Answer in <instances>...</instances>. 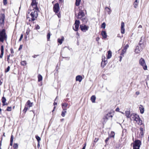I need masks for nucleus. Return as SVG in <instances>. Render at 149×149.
<instances>
[{"label": "nucleus", "mask_w": 149, "mask_h": 149, "mask_svg": "<svg viewBox=\"0 0 149 149\" xmlns=\"http://www.w3.org/2000/svg\"><path fill=\"white\" fill-rule=\"evenodd\" d=\"M125 24L124 22H122L121 24V32L122 34H124L125 32Z\"/></svg>", "instance_id": "nucleus-10"}, {"label": "nucleus", "mask_w": 149, "mask_h": 149, "mask_svg": "<svg viewBox=\"0 0 149 149\" xmlns=\"http://www.w3.org/2000/svg\"><path fill=\"white\" fill-rule=\"evenodd\" d=\"M107 9L108 10L107 11L108 13L109 14L110 13V9L108 7H106L105 8V9Z\"/></svg>", "instance_id": "nucleus-46"}, {"label": "nucleus", "mask_w": 149, "mask_h": 149, "mask_svg": "<svg viewBox=\"0 0 149 149\" xmlns=\"http://www.w3.org/2000/svg\"><path fill=\"white\" fill-rule=\"evenodd\" d=\"M82 77L80 75H78L76 77V81L81 82L82 81Z\"/></svg>", "instance_id": "nucleus-15"}, {"label": "nucleus", "mask_w": 149, "mask_h": 149, "mask_svg": "<svg viewBox=\"0 0 149 149\" xmlns=\"http://www.w3.org/2000/svg\"><path fill=\"white\" fill-rule=\"evenodd\" d=\"M37 3L36 0H32L30 7V9L31 10L30 12H28L29 14L31 17L32 21H34L38 16V8L37 6Z\"/></svg>", "instance_id": "nucleus-1"}, {"label": "nucleus", "mask_w": 149, "mask_h": 149, "mask_svg": "<svg viewBox=\"0 0 149 149\" xmlns=\"http://www.w3.org/2000/svg\"><path fill=\"white\" fill-rule=\"evenodd\" d=\"M100 38L99 37H97L96 38V40L97 41H98L100 40Z\"/></svg>", "instance_id": "nucleus-56"}, {"label": "nucleus", "mask_w": 149, "mask_h": 149, "mask_svg": "<svg viewBox=\"0 0 149 149\" xmlns=\"http://www.w3.org/2000/svg\"><path fill=\"white\" fill-rule=\"evenodd\" d=\"M84 146L83 147V148L82 149H85V148H86V143H84Z\"/></svg>", "instance_id": "nucleus-51"}, {"label": "nucleus", "mask_w": 149, "mask_h": 149, "mask_svg": "<svg viewBox=\"0 0 149 149\" xmlns=\"http://www.w3.org/2000/svg\"><path fill=\"white\" fill-rule=\"evenodd\" d=\"M112 55V52L110 50H109L108 51V55L107 56V58L109 59L111 58Z\"/></svg>", "instance_id": "nucleus-23"}, {"label": "nucleus", "mask_w": 149, "mask_h": 149, "mask_svg": "<svg viewBox=\"0 0 149 149\" xmlns=\"http://www.w3.org/2000/svg\"><path fill=\"white\" fill-rule=\"evenodd\" d=\"M133 149H136V148L140 147L141 145V142L138 140H135L133 143Z\"/></svg>", "instance_id": "nucleus-5"}, {"label": "nucleus", "mask_w": 149, "mask_h": 149, "mask_svg": "<svg viewBox=\"0 0 149 149\" xmlns=\"http://www.w3.org/2000/svg\"><path fill=\"white\" fill-rule=\"evenodd\" d=\"M10 51L11 53L12 54H13L14 53L13 50V48H11L10 49Z\"/></svg>", "instance_id": "nucleus-50"}, {"label": "nucleus", "mask_w": 149, "mask_h": 149, "mask_svg": "<svg viewBox=\"0 0 149 149\" xmlns=\"http://www.w3.org/2000/svg\"><path fill=\"white\" fill-rule=\"evenodd\" d=\"M96 97L95 95H92L91 97V100L93 103H94L95 102Z\"/></svg>", "instance_id": "nucleus-24"}, {"label": "nucleus", "mask_w": 149, "mask_h": 149, "mask_svg": "<svg viewBox=\"0 0 149 149\" xmlns=\"http://www.w3.org/2000/svg\"><path fill=\"white\" fill-rule=\"evenodd\" d=\"M104 59H103V58H102V61L103 62H104L103 66H105L107 64V60H105V58L104 56Z\"/></svg>", "instance_id": "nucleus-29"}, {"label": "nucleus", "mask_w": 149, "mask_h": 149, "mask_svg": "<svg viewBox=\"0 0 149 149\" xmlns=\"http://www.w3.org/2000/svg\"><path fill=\"white\" fill-rule=\"evenodd\" d=\"M23 38V35L22 34H21L20 37V38L22 39Z\"/></svg>", "instance_id": "nucleus-60"}, {"label": "nucleus", "mask_w": 149, "mask_h": 149, "mask_svg": "<svg viewBox=\"0 0 149 149\" xmlns=\"http://www.w3.org/2000/svg\"><path fill=\"white\" fill-rule=\"evenodd\" d=\"M129 47V45L128 44H127L124 47V49L122 50V52L121 54L122 55V54H124L125 53L127 49Z\"/></svg>", "instance_id": "nucleus-13"}, {"label": "nucleus", "mask_w": 149, "mask_h": 149, "mask_svg": "<svg viewBox=\"0 0 149 149\" xmlns=\"http://www.w3.org/2000/svg\"><path fill=\"white\" fill-rule=\"evenodd\" d=\"M81 0H76L75 5L77 6H79L80 4Z\"/></svg>", "instance_id": "nucleus-26"}, {"label": "nucleus", "mask_w": 149, "mask_h": 149, "mask_svg": "<svg viewBox=\"0 0 149 149\" xmlns=\"http://www.w3.org/2000/svg\"><path fill=\"white\" fill-rule=\"evenodd\" d=\"M5 19V15L4 14H1L0 16V25L1 26H3L4 21Z\"/></svg>", "instance_id": "nucleus-7"}, {"label": "nucleus", "mask_w": 149, "mask_h": 149, "mask_svg": "<svg viewBox=\"0 0 149 149\" xmlns=\"http://www.w3.org/2000/svg\"><path fill=\"white\" fill-rule=\"evenodd\" d=\"M3 52H1L0 55V58H2L3 57Z\"/></svg>", "instance_id": "nucleus-48"}, {"label": "nucleus", "mask_w": 149, "mask_h": 149, "mask_svg": "<svg viewBox=\"0 0 149 149\" xmlns=\"http://www.w3.org/2000/svg\"><path fill=\"white\" fill-rule=\"evenodd\" d=\"M36 139L37 140L38 143H39L40 141L41 140V139H40V137L37 135H36Z\"/></svg>", "instance_id": "nucleus-30"}, {"label": "nucleus", "mask_w": 149, "mask_h": 149, "mask_svg": "<svg viewBox=\"0 0 149 149\" xmlns=\"http://www.w3.org/2000/svg\"><path fill=\"white\" fill-rule=\"evenodd\" d=\"M21 65L24 66L26 64V62L25 61H23L21 62Z\"/></svg>", "instance_id": "nucleus-37"}, {"label": "nucleus", "mask_w": 149, "mask_h": 149, "mask_svg": "<svg viewBox=\"0 0 149 149\" xmlns=\"http://www.w3.org/2000/svg\"><path fill=\"white\" fill-rule=\"evenodd\" d=\"M144 129L142 127L140 128V133L142 136H143L144 135Z\"/></svg>", "instance_id": "nucleus-21"}, {"label": "nucleus", "mask_w": 149, "mask_h": 149, "mask_svg": "<svg viewBox=\"0 0 149 149\" xmlns=\"http://www.w3.org/2000/svg\"><path fill=\"white\" fill-rule=\"evenodd\" d=\"M1 100H2V102L3 103V106H4L5 105L7 104L5 103L6 100V98L4 97H2V98L1 99Z\"/></svg>", "instance_id": "nucleus-20"}, {"label": "nucleus", "mask_w": 149, "mask_h": 149, "mask_svg": "<svg viewBox=\"0 0 149 149\" xmlns=\"http://www.w3.org/2000/svg\"><path fill=\"white\" fill-rule=\"evenodd\" d=\"M139 64L142 66L145 70H147V67L146 65L145 60L142 58H141L139 61Z\"/></svg>", "instance_id": "nucleus-4"}, {"label": "nucleus", "mask_w": 149, "mask_h": 149, "mask_svg": "<svg viewBox=\"0 0 149 149\" xmlns=\"http://www.w3.org/2000/svg\"><path fill=\"white\" fill-rule=\"evenodd\" d=\"M30 31V29H27L26 30V35L27 36L29 34Z\"/></svg>", "instance_id": "nucleus-43"}, {"label": "nucleus", "mask_w": 149, "mask_h": 149, "mask_svg": "<svg viewBox=\"0 0 149 149\" xmlns=\"http://www.w3.org/2000/svg\"><path fill=\"white\" fill-rule=\"evenodd\" d=\"M110 138V137H108L106 139H105V142L106 143V144H107V142H108V141L109 140V139Z\"/></svg>", "instance_id": "nucleus-45"}, {"label": "nucleus", "mask_w": 149, "mask_h": 149, "mask_svg": "<svg viewBox=\"0 0 149 149\" xmlns=\"http://www.w3.org/2000/svg\"><path fill=\"white\" fill-rule=\"evenodd\" d=\"M18 147V145L17 143H14L13 146V148L15 149Z\"/></svg>", "instance_id": "nucleus-36"}, {"label": "nucleus", "mask_w": 149, "mask_h": 149, "mask_svg": "<svg viewBox=\"0 0 149 149\" xmlns=\"http://www.w3.org/2000/svg\"><path fill=\"white\" fill-rule=\"evenodd\" d=\"M12 107H8L6 109L8 111H10L11 110Z\"/></svg>", "instance_id": "nucleus-41"}, {"label": "nucleus", "mask_w": 149, "mask_h": 149, "mask_svg": "<svg viewBox=\"0 0 149 149\" xmlns=\"http://www.w3.org/2000/svg\"><path fill=\"white\" fill-rule=\"evenodd\" d=\"M139 109L140 111V112L141 113L143 114L144 112V109L143 106L141 105H140V106L139 107Z\"/></svg>", "instance_id": "nucleus-14"}, {"label": "nucleus", "mask_w": 149, "mask_h": 149, "mask_svg": "<svg viewBox=\"0 0 149 149\" xmlns=\"http://www.w3.org/2000/svg\"><path fill=\"white\" fill-rule=\"evenodd\" d=\"M142 49L141 48L140 49L139 46H137L136 49H135V52L137 54L139 53L142 50Z\"/></svg>", "instance_id": "nucleus-12"}, {"label": "nucleus", "mask_w": 149, "mask_h": 149, "mask_svg": "<svg viewBox=\"0 0 149 149\" xmlns=\"http://www.w3.org/2000/svg\"><path fill=\"white\" fill-rule=\"evenodd\" d=\"M80 24V21L79 20H76L74 24L75 27H73V29L75 31H77L78 30L79 25Z\"/></svg>", "instance_id": "nucleus-6"}, {"label": "nucleus", "mask_w": 149, "mask_h": 149, "mask_svg": "<svg viewBox=\"0 0 149 149\" xmlns=\"http://www.w3.org/2000/svg\"><path fill=\"white\" fill-rule=\"evenodd\" d=\"M138 121H139V125H142V121L140 118L139 119V120H138Z\"/></svg>", "instance_id": "nucleus-39"}, {"label": "nucleus", "mask_w": 149, "mask_h": 149, "mask_svg": "<svg viewBox=\"0 0 149 149\" xmlns=\"http://www.w3.org/2000/svg\"><path fill=\"white\" fill-rule=\"evenodd\" d=\"M115 133L114 132L112 131L111 133V134L109 137H114Z\"/></svg>", "instance_id": "nucleus-31"}, {"label": "nucleus", "mask_w": 149, "mask_h": 149, "mask_svg": "<svg viewBox=\"0 0 149 149\" xmlns=\"http://www.w3.org/2000/svg\"><path fill=\"white\" fill-rule=\"evenodd\" d=\"M10 67L9 66H8L6 69L5 70V72L6 73L8 72L10 70Z\"/></svg>", "instance_id": "nucleus-32"}, {"label": "nucleus", "mask_w": 149, "mask_h": 149, "mask_svg": "<svg viewBox=\"0 0 149 149\" xmlns=\"http://www.w3.org/2000/svg\"><path fill=\"white\" fill-rule=\"evenodd\" d=\"M1 52H3L4 48L3 45H2L1 47Z\"/></svg>", "instance_id": "nucleus-44"}, {"label": "nucleus", "mask_w": 149, "mask_h": 149, "mask_svg": "<svg viewBox=\"0 0 149 149\" xmlns=\"http://www.w3.org/2000/svg\"><path fill=\"white\" fill-rule=\"evenodd\" d=\"M10 56V55H9L8 56V57L7 58V61L8 63L9 62V57Z\"/></svg>", "instance_id": "nucleus-53"}, {"label": "nucleus", "mask_w": 149, "mask_h": 149, "mask_svg": "<svg viewBox=\"0 0 149 149\" xmlns=\"http://www.w3.org/2000/svg\"><path fill=\"white\" fill-rule=\"evenodd\" d=\"M33 105V103L31 102L29 100H28L25 104L24 108L23 110L24 112L26 113L27 110L30 107H32Z\"/></svg>", "instance_id": "nucleus-3"}, {"label": "nucleus", "mask_w": 149, "mask_h": 149, "mask_svg": "<svg viewBox=\"0 0 149 149\" xmlns=\"http://www.w3.org/2000/svg\"><path fill=\"white\" fill-rule=\"evenodd\" d=\"M54 1L52 2V3L54 4L53 10L54 12L56 13V3L54 4Z\"/></svg>", "instance_id": "nucleus-28"}, {"label": "nucleus", "mask_w": 149, "mask_h": 149, "mask_svg": "<svg viewBox=\"0 0 149 149\" xmlns=\"http://www.w3.org/2000/svg\"><path fill=\"white\" fill-rule=\"evenodd\" d=\"M98 140V138H95L94 140V141L95 142H96Z\"/></svg>", "instance_id": "nucleus-54"}, {"label": "nucleus", "mask_w": 149, "mask_h": 149, "mask_svg": "<svg viewBox=\"0 0 149 149\" xmlns=\"http://www.w3.org/2000/svg\"><path fill=\"white\" fill-rule=\"evenodd\" d=\"M6 38L5 30L3 29L2 31H0V41L3 42Z\"/></svg>", "instance_id": "nucleus-2"}, {"label": "nucleus", "mask_w": 149, "mask_h": 149, "mask_svg": "<svg viewBox=\"0 0 149 149\" xmlns=\"http://www.w3.org/2000/svg\"><path fill=\"white\" fill-rule=\"evenodd\" d=\"M135 114H136V113H132L130 114V117L131 118H132L133 120L134 119V116H135Z\"/></svg>", "instance_id": "nucleus-35"}, {"label": "nucleus", "mask_w": 149, "mask_h": 149, "mask_svg": "<svg viewBox=\"0 0 149 149\" xmlns=\"http://www.w3.org/2000/svg\"><path fill=\"white\" fill-rule=\"evenodd\" d=\"M59 0V1L60 2V3H62L63 2V0Z\"/></svg>", "instance_id": "nucleus-61"}, {"label": "nucleus", "mask_w": 149, "mask_h": 149, "mask_svg": "<svg viewBox=\"0 0 149 149\" xmlns=\"http://www.w3.org/2000/svg\"><path fill=\"white\" fill-rule=\"evenodd\" d=\"M60 9L59 5L58 3H56V15L58 16V18L61 17V15L60 14L58 13V12L59 11Z\"/></svg>", "instance_id": "nucleus-11"}, {"label": "nucleus", "mask_w": 149, "mask_h": 149, "mask_svg": "<svg viewBox=\"0 0 149 149\" xmlns=\"http://www.w3.org/2000/svg\"><path fill=\"white\" fill-rule=\"evenodd\" d=\"M80 27L81 30L84 32H86L88 31L89 28L88 26L84 24L81 25Z\"/></svg>", "instance_id": "nucleus-8"}, {"label": "nucleus", "mask_w": 149, "mask_h": 149, "mask_svg": "<svg viewBox=\"0 0 149 149\" xmlns=\"http://www.w3.org/2000/svg\"><path fill=\"white\" fill-rule=\"evenodd\" d=\"M103 65H104V62H101V66L102 67V68H104V66H103Z\"/></svg>", "instance_id": "nucleus-55"}, {"label": "nucleus", "mask_w": 149, "mask_h": 149, "mask_svg": "<svg viewBox=\"0 0 149 149\" xmlns=\"http://www.w3.org/2000/svg\"><path fill=\"white\" fill-rule=\"evenodd\" d=\"M10 145L11 146H12L13 145V141H10Z\"/></svg>", "instance_id": "nucleus-59"}, {"label": "nucleus", "mask_w": 149, "mask_h": 149, "mask_svg": "<svg viewBox=\"0 0 149 149\" xmlns=\"http://www.w3.org/2000/svg\"><path fill=\"white\" fill-rule=\"evenodd\" d=\"M136 94L137 95H139V92H136Z\"/></svg>", "instance_id": "nucleus-63"}, {"label": "nucleus", "mask_w": 149, "mask_h": 149, "mask_svg": "<svg viewBox=\"0 0 149 149\" xmlns=\"http://www.w3.org/2000/svg\"><path fill=\"white\" fill-rule=\"evenodd\" d=\"M106 24L105 22H103L101 25V27L104 29L105 27Z\"/></svg>", "instance_id": "nucleus-38"}, {"label": "nucleus", "mask_w": 149, "mask_h": 149, "mask_svg": "<svg viewBox=\"0 0 149 149\" xmlns=\"http://www.w3.org/2000/svg\"><path fill=\"white\" fill-rule=\"evenodd\" d=\"M55 106L54 107V109L52 111V112H53V111H54L55 110Z\"/></svg>", "instance_id": "nucleus-64"}, {"label": "nucleus", "mask_w": 149, "mask_h": 149, "mask_svg": "<svg viewBox=\"0 0 149 149\" xmlns=\"http://www.w3.org/2000/svg\"><path fill=\"white\" fill-rule=\"evenodd\" d=\"M138 115L136 114H135V116H134V120L136 121V122H138L140 119Z\"/></svg>", "instance_id": "nucleus-18"}, {"label": "nucleus", "mask_w": 149, "mask_h": 149, "mask_svg": "<svg viewBox=\"0 0 149 149\" xmlns=\"http://www.w3.org/2000/svg\"><path fill=\"white\" fill-rule=\"evenodd\" d=\"M101 34L102 37L104 39H105L107 37V35L106 32L104 31H102L101 32Z\"/></svg>", "instance_id": "nucleus-16"}, {"label": "nucleus", "mask_w": 149, "mask_h": 149, "mask_svg": "<svg viewBox=\"0 0 149 149\" xmlns=\"http://www.w3.org/2000/svg\"><path fill=\"white\" fill-rule=\"evenodd\" d=\"M13 135H12L11 136L10 140L11 141H13Z\"/></svg>", "instance_id": "nucleus-49"}, {"label": "nucleus", "mask_w": 149, "mask_h": 149, "mask_svg": "<svg viewBox=\"0 0 149 149\" xmlns=\"http://www.w3.org/2000/svg\"><path fill=\"white\" fill-rule=\"evenodd\" d=\"M111 113H107L105 116V118L107 120H108L110 117L112 118L113 117V116L111 115Z\"/></svg>", "instance_id": "nucleus-17"}, {"label": "nucleus", "mask_w": 149, "mask_h": 149, "mask_svg": "<svg viewBox=\"0 0 149 149\" xmlns=\"http://www.w3.org/2000/svg\"><path fill=\"white\" fill-rule=\"evenodd\" d=\"M38 55H34L33 56V57L34 58H36L38 56Z\"/></svg>", "instance_id": "nucleus-58"}, {"label": "nucleus", "mask_w": 149, "mask_h": 149, "mask_svg": "<svg viewBox=\"0 0 149 149\" xmlns=\"http://www.w3.org/2000/svg\"><path fill=\"white\" fill-rule=\"evenodd\" d=\"M64 38L63 37H62L61 39L58 38V42L60 44H61L64 40Z\"/></svg>", "instance_id": "nucleus-19"}, {"label": "nucleus", "mask_w": 149, "mask_h": 149, "mask_svg": "<svg viewBox=\"0 0 149 149\" xmlns=\"http://www.w3.org/2000/svg\"><path fill=\"white\" fill-rule=\"evenodd\" d=\"M38 81H42V76L40 74H39L38 75Z\"/></svg>", "instance_id": "nucleus-27"}, {"label": "nucleus", "mask_w": 149, "mask_h": 149, "mask_svg": "<svg viewBox=\"0 0 149 149\" xmlns=\"http://www.w3.org/2000/svg\"><path fill=\"white\" fill-rule=\"evenodd\" d=\"M138 28H142V26L141 25H140L139 26Z\"/></svg>", "instance_id": "nucleus-62"}, {"label": "nucleus", "mask_w": 149, "mask_h": 149, "mask_svg": "<svg viewBox=\"0 0 149 149\" xmlns=\"http://www.w3.org/2000/svg\"><path fill=\"white\" fill-rule=\"evenodd\" d=\"M40 29V27L38 24H36L35 25V29L38 30L39 29Z\"/></svg>", "instance_id": "nucleus-40"}, {"label": "nucleus", "mask_w": 149, "mask_h": 149, "mask_svg": "<svg viewBox=\"0 0 149 149\" xmlns=\"http://www.w3.org/2000/svg\"><path fill=\"white\" fill-rule=\"evenodd\" d=\"M50 33L49 32L47 33V38L48 40H49L50 37Z\"/></svg>", "instance_id": "nucleus-34"}, {"label": "nucleus", "mask_w": 149, "mask_h": 149, "mask_svg": "<svg viewBox=\"0 0 149 149\" xmlns=\"http://www.w3.org/2000/svg\"><path fill=\"white\" fill-rule=\"evenodd\" d=\"M66 109H63V111L61 113V116H63L64 117L65 116V114L66 113Z\"/></svg>", "instance_id": "nucleus-25"}, {"label": "nucleus", "mask_w": 149, "mask_h": 149, "mask_svg": "<svg viewBox=\"0 0 149 149\" xmlns=\"http://www.w3.org/2000/svg\"><path fill=\"white\" fill-rule=\"evenodd\" d=\"M22 45H21L20 46V47H19V50H20L22 49Z\"/></svg>", "instance_id": "nucleus-52"}, {"label": "nucleus", "mask_w": 149, "mask_h": 149, "mask_svg": "<svg viewBox=\"0 0 149 149\" xmlns=\"http://www.w3.org/2000/svg\"><path fill=\"white\" fill-rule=\"evenodd\" d=\"M68 105V104L65 103L62 104V106L63 108L64 107H67Z\"/></svg>", "instance_id": "nucleus-33"}, {"label": "nucleus", "mask_w": 149, "mask_h": 149, "mask_svg": "<svg viewBox=\"0 0 149 149\" xmlns=\"http://www.w3.org/2000/svg\"><path fill=\"white\" fill-rule=\"evenodd\" d=\"M82 20L83 22H84V23H86L87 21V19L85 18L82 19Z\"/></svg>", "instance_id": "nucleus-42"}, {"label": "nucleus", "mask_w": 149, "mask_h": 149, "mask_svg": "<svg viewBox=\"0 0 149 149\" xmlns=\"http://www.w3.org/2000/svg\"><path fill=\"white\" fill-rule=\"evenodd\" d=\"M84 16V13L83 11L80 9L78 15V19H81Z\"/></svg>", "instance_id": "nucleus-9"}, {"label": "nucleus", "mask_w": 149, "mask_h": 149, "mask_svg": "<svg viewBox=\"0 0 149 149\" xmlns=\"http://www.w3.org/2000/svg\"><path fill=\"white\" fill-rule=\"evenodd\" d=\"M120 110L119 108L118 107H117L116 109V111H119Z\"/></svg>", "instance_id": "nucleus-57"}, {"label": "nucleus", "mask_w": 149, "mask_h": 149, "mask_svg": "<svg viewBox=\"0 0 149 149\" xmlns=\"http://www.w3.org/2000/svg\"><path fill=\"white\" fill-rule=\"evenodd\" d=\"M126 116L127 118H129L130 117V112L129 111H125Z\"/></svg>", "instance_id": "nucleus-22"}, {"label": "nucleus", "mask_w": 149, "mask_h": 149, "mask_svg": "<svg viewBox=\"0 0 149 149\" xmlns=\"http://www.w3.org/2000/svg\"><path fill=\"white\" fill-rule=\"evenodd\" d=\"M3 3L4 5H6L7 3V0H3Z\"/></svg>", "instance_id": "nucleus-47"}]
</instances>
